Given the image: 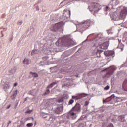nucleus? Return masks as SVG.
<instances>
[{
  "label": "nucleus",
  "mask_w": 127,
  "mask_h": 127,
  "mask_svg": "<svg viewBox=\"0 0 127 127\" xmlns=\"http://www.w3.org/2000/svg\"><path fill=\"white\" fill-rule=\"evenodd\" d=\"M81 23L82 24H84V25H85L86 28H88V27L91 25V23H92V22L90 20H86L84 22H82Z\"/></svg>",
  "instance_id": "9d476101"
},
{
  "label": "nucleus",
  "mask_w": 127,
  "mask_h": 127,
  "mask_svg": "<svg viewBox=\"0 0 127 127\" xmlns=\"http://www.w3.org/2000/svg\"><path fill=\"white\" fill-rule=\"evenodd\" d=\"M118 42H119V44H118L119 47H120L121 48H123V47H124V44H122L121 41L119 39Z\"/></svg>",
  "instance_id": "a211bd4d"
},
{
  "label": "nucleus",
  "mask_w": 127,
  "mask_h": 127,
  "mask_svg": "<svg viewBox=\"0 0 127 127\" xmlns=\"http://www.w3.org/2000/svg\"><path fill=\"white\" fill-rule=\"evenodd\" d=\"M17 86V83H15L13 85V87H16Z\"/></svg>",
  "instance_id": "a19ab883"
},
{
  "label": "nucleus",
  "mask_w": 127,
  "mask_h": 127,
  "mask_svg": "<svg viewBox=\"0 0 127 127\" xmlns=\"http://www.w3.org/2000/svg\"><path fill=\"white\" fill-rule=\"evenodd\" d=\"M126 84H127V80H125L123 83V86L126 85Z\"/></svg>",
  "instance_id": "58836bf2"
},
{
  "label": "nucleus",
  "mask_w": 127,
  "mask_h": 127,
  "mask_svg": "<svg viewBox=\"0 0 127 127\" xmlns=\"http://www.w3.org/2000/svg\"><path fill=\"white\" fill-rule=\"evenodd\" d=\"M106 53H108V55H114L113 51L106 52Z\"/></svg>",
  "instance_id": "cd10ccee"
},
{
  "label": "nucleus",
  "mask_w": 127,
  "mask_h": 127,
  "mask_svg": "<svg viewBox=\"0 0 127 127\" xmlns=\"http://www.w3.org/2000/svg\"><path fill=\"white\" fill-rule=\"evenodd\" d=\"M106 127H114V125L112 123H109Z\"/></svg>",
  "instance_id": "c756f323"
},
{
  "label": "nucleus",
  "mask_w": 127,
  "mask_h": 127,
  "mask_svg": "<svg viewBox=\"0 0 127 127\" xmlns=\"http://www.w3.org/2000/svg\"><path fill=\"white\" fill-rule=\"evenodd\" d=\"M36 90L35 89L33 90V92H36Z\"/></svg>",
  "instance_id": "09e8293b"
},
{
  "label": "nucleus",
  "mask_w": 127,
  "mask_h": 127,
  "mask_svg": "<svg viewBox=\"0 0 127 127\" xmlns=\"http://www.w3.org/2000/svg\"><path fill=\"white\" fill-rule=\"evenodd\" d=\"M57 83L56 81L53 82L52 83H51L50 85L48 86L47 88H52L54 85H56Z\"/></svg>",
  "instance_id": "4be33fe9"
},
{
  "label": "nucleus",
  "mask_w": 127,
  "mask_h": 127,
  "mask_svg": "<svg viewBox=\"0 0 127 127\" xmlns=\"http://www.w3.org/2000/svg\"><path fill=\"white\" fill-rule=\"evenodd\" d=\"M74 101L73 100V99H71L69 100V101L68 102V105H72V104H73V103H74Z\"/></svg>",
  "instance_id": "bb28decb"
},
{
  "label": "nucleus",
  "mask_w": 127,
  "mask_h": 127,
  "mask_svg": "<svg viewBox=\"0 0 127 127\" xmlns=\"http://www.w3.org/2000/svg\"><path fill=\"white\" fill-rule=\"evenodd\" d=\"M127 13V8H123L121 12L119 13V15L117 14V13H113V15L111 16V18L113 20H119V19H125Z\"/></svg>",
  "instance_id": "f257e3e1"
},
{
  "label": "nucleus",
  "mask_w": 127,
  "mask_h": 127,
  "mask_svg": "<svg viewBox=\"0 0 127 127\" xmlns=\"http://www.w3.org/2000/svg\"><path fill=\"white\" fill-rule=\"evenodd\" d=\"M55 112L56 114H62V112H63V106H61L57 107L55 109Z\"/></svg>",
  "instance_id": "1a4fd4ad"
},
{
  "label": "nucleus",
  "mask_w": 127,
  "mask_h": 127,
  "mask_svg": "<svg viewBox=\"0 0 127 127\" xmlns=\"http://www.w3.org/2000/svg\"><path fill=\"white\" fill-rule=\"evenodd\" d=\"M68 121H66L65 119H63L60 121V124H68Z\"/></svg>",
  "instance_id": "412c9836"
},
{
  "label": "nucleus",
  "mask_w": 127,
  "mask_h": 127,
  "mask_svg": "<svg viewBox=\"0 0 127 127\" xmlns=\"http://www.w3.org/2000/svg\"><path fill=\"white\" fill-rule=\"evenodd\" d=\"M118 121L119 122H124L126 121L125 119V115H121L118 117Z\"/></svg>",
  "instance_id": "9b49d317"
},
{
  "label": "nucleus",
  "mask_w": 127,
  "mask_h": 127,
  "mask_svg": "<svg viewBox=\"0 0 127 127\" xmlns=\"http://www.w3.org/2000/svg\"><path fill=\"white\" fill-rule=\"evenodd\" d=\"M111 85H114L115 84V80H111Z\"/></svg>",
  "instance_id": "4c0bfd02"
},
{
  "label": "nucleus",
  "mask_w": 127,
  "mask_h": 127,
  "mask_svg": "<svg viewBox=\"0 0 127 127\" xmlns=\"http://www.w3.org/2000/svg\"><path fill=\"white\" fill-rule=\"evenodd\" d=\"M29 60L27 59H25L23 61L24 64H26V65H28L29 64Z\"/></svg>",
  "instance_id": "6ab92c4d"
},
{
  "label": "nucleus",
  "mask_w": 127,
  "mask_h": 127,
  "mask_svg": "<svg viewBox=\"0 0 127 127\" xmlns=\"http://www.w3.org/2000/svg\"><path fill=\"white\" fill-rule=\"evenodd\" d=\"M64 25H65L64 22H59V23L53 25L52 27H53V29H51V31H54L55 32L57 29H60V28H62L63 26H64Z\"/></svg>",
  "instance_id": "7ed1b4c3"
},
{
  "label": "nucleus",
  "mask_w": 127,
  "mask_h": 127,
  "mask_svg": "<svg viewBox=\"0 0 127 127\" xmlns=\"http://www.w3.org/2000/svg\"><path fill=\"white\" fill-rule=\"evenodd\" d=\"M27 120H32L33 121L34 119L33 117H29Z\"/></svg>",
  "instance_id": "ea45409f"
},
{
  "label": "nucleus",
  "mask_w": 127,
  "mask_h": 127,
  "mask_svg": "<svg viewBox=\"0 0 127 127\" xmlns=\"http://www.w3.org/2000/svg\"><path fill=\"white\" fill-rule=\"evenodd\" d=\"M9 124H11V121H9V123H8V125L7 126V127H8V126H9Z\"/></svg>",
  "instance_id": "37998d69"
},
{
  "label": "nucleus",
  "mask_w": 127,
  "mask_h": 127,
  "mask_svg": "<svg viewBox=\"0 0 127 127\" xmlns=\"http://www.w3.org/2000/svg\"><path fill=\"white\" fill-rule=\"evenodd\" d=\"M33 126V123H28L27 124V127H32Z\"/></svg>",
  "instance_id": "2f4dec72"
},
{
  "label": "nucleus",
  "mask_w": 127,
  "mask_h": 127,
  "mask_svg": "<svg viewBox=\"0 0 127 127\" xmlns=\"http://www.w3.org/2000/svg\"><path fill=\"white\" fill-rule=\"evenodd\" d=\"M17 127H24V124H21L17 125Z\"/></svg>",
  "instance_id": "473e14b6"
},
{
  "label": "nucleus",
  "mask_w": 127,
  "mask_h": 127,
  "mask_svg": "<svg viewBox=\"0 0 127 127\" xmlns=\"http://www.w3.org/2000/svg\"><path fill=\"white\" fill-rule=\"evenodd\" d=\"M72 110L75 112H80V111H81V106L80 105V104L77 103L72 108Z\"/></svg>",
  "instance_id": "6e6552de"
},
{
  "label": "nucleus",
  "mask_w": 127,
  "mask_h": 127,
  "mask_svg": "<svg viewBox=\"0 0 127 127\" xmlns=\"http://www.w3.org/2000/svg\"><path fill=\"white\" fill-rule=\"evenodd\" d=\"M63 45L64 46H70L72 45V39L68 36L64 37L62 39Z\"/></svg>",
  "instance_id": "f03ea898"
},
{
  "label": "nucleus",
  "mask_w": 127,
  "mask_h": 127,
  "mask_svg": "<svg viewBox=\"0 0 127 127\" xmlns=\"http://www.w3.org/2000/svg\"><path fill=\"white\" fill-rule=\"evenodd\" d=\"M66 97H65V99H68V98H69V95L66 94Z\"/></svg>",
  "instance_id": "a18cd8bd"
},
{
  "label": "nucleus",
  "mask_w": 127,
  "mask_h": 127,
  "mask_svg": "<svg viewBox=\"0 0 127 127\" xmlns=\"http://www.w3.org/2000/svg\"><path fill=\"white\" fill-rule=\"evenodd\" d=\"M123 90H124V91H127V89L124 88Z\"/></svg>",
  "instance_id": "49530a36"
},
{
  "label": "nucleus",
  "mask_w": 127,
  "mask_h": 127,
  "mask_svg": "<svg viewBox=\"0 0 127 127\" xmlns=\"http://www.w3.org/2000/svg\"><path fill=\"white\" fill-rule=\"evenodd\" d=\"M2 83H3V82L2 81Z\"/></svg>",
  "instance_id": "864d4df0"
},
{
  "label": "nucleus",
  "mask_w": 127,
  "mask_h": 127,
  "mask_svg": "<svg viewBox=\"0 0 127 127\" xmlns=\"http://www.w3.org/2000/svg\"><path fill=\"white\" fill-rule=\"evenodd\" d=\"M11 105H9L7 107H6V109H9V108H10L11 107Z\"/></svg>",
  "instance_id": "79ce46f5"
},
{
  "label": "nucleus",
  "mask_w": 127,
  "mask_h": 127,
  "mask_svg": "<svg viewBox=\"0 0 127 127\" xmlns=\"http://www.w3.org/2000/svg\"><path fill=\"white\" fill-rule=\"evenodd\" d=\"M15 71L16 70L15 69H12L10 71V73H15Z\"/></svg>",
  "instance_id": "72a5a7b5"
},
{
  "label": "nucleus",
  "mask_w": 127,
  "mask_h": 127,
  "mask_svg": "<svg viewBox=\"0 0 127 127\" xmlns=\"http://www.w3.org/2000/svg\"><path fill=\"white\" fill-rule=\"evenodd\" d=\"M43 118H45V119H47V118H49V121H50V120H51V117H50V116H49V115H46L45 116H43Z\"/></svg>",
  "instance_id": "393cba45"
},
{
  "label": "nucleus",
  "mask_w": 127,
  "mask_h": 127,
  "mask_svg": "<svg viewBox=\"0 0 127 127\" xmlns=\"http://www.w3.org/2000/svg\"><path fill=\"white\" fill-rule=\"evenodd\" d=\"M64 102V98L61 97L58 100V103H63Z\"/></svg>",
  "instance_id": "b1692460"
},
{
  "label": "nucleus",
  "mask_w": 127,
  "mask_h": 127,
  "mask_svg": "<svg viewBox=\"0 0 127 127\" xmlns=\"http://www.w3.org/2000/svg\"><path fill=\"white\" fill-rule=\"evenodd\" d=\"M115 98V95L112 94L110 97H108L106 100H105V102H110L113 100V99Z\"/></svg>",
  "instance_id": "ddd939ff"
},
{
  "label": "nucleus",
  "mask_w": 127,
  "mask_h": 127,
  "mask_svg": "<svg viewBox=\"0 0 127 127\" xmlns=\"http://www.w3.org/2000/svg\"><path fill=\"white\" fill-rule=\"evenodd\" d=\"M38 53V50H34L32 51L31 55H33V54H37Z\"/></svg>",
  "instance_id": "aec40b11"
},
{
  "label": "nucleus",
  "mask_w": 127,
  "mask_h": 127,
  "mask_svg": "<svg viewBox=\"0 0 127 127\" xmlns=\"http://www.w3.org/2000/svg\"><path fill=\"white\" fill-rule=\"evenodd\" d=\"M87 111H88V109L87 108V107H86V110H85V112H87Z\"/></svg>",
  "instance_id": "de8ad7c7"
},
{
  "label": "nucleus",
  "mask_w": 127,
  "mask_h": 127,
  "mask_svg": "<svg viewBox=\"0 0 127 127\" xmlns=\"http://www.w3.org/2000/svg\"><path fill=\"white\" fill-rule=\"evenodd\" d=\"M70 118H72V120H75V119L77 118V114L74 112H69L68 115L66 116V119L68 120H66V121L69 123V120H70Z\"/></svg>",
  "instance_id": "39448f33"
},
{
  "label": "nucleus",
  "mask_w": 127,
  "mask_h": 127,
  "mask_svg": "<svg viewBox=\"0 0 127 127\" xmlns=\"http://www.w3.org/2000/svg\"><path fill=\"white\" fill-rule=\"evenodd\" d=\"M109 89H110V86H109V85H107V86L104 87V90H105V91H107V90H109Z\"/></svg>",
  "instance_id": "7c9ffc66"
},
{
  "label": "nucleus",
  "mask_w": 127,
  "mask_h": 127,
  "mask_svg": "<svg viewBox=\"0 0 127 127\" xmlns=\"http://www.w3.org/2000/svg\"><path fill=\"white\" fill-rule=\"evenodd\" d=\"M17 96V90H15L13 92V95L11 96L12 99H15Z\"/></svg>",
  "instance_id": "f3484780"
},
{
  "label": "nucleus",
  "mask_w": 127,
  "mask_h": 127,
  "mask_svg": "<svg viewBox=\"0 0 127 127\" xmlns=\"http://www.w3.org/2000/svg\"><path fill=\"white\" fill-rule=\"evenodd\" d=\"M82 119H83L82 117L81 116L80 118V120H82Z\"/></svg>",
  "instance_id": "8fccbe9b"
},
{
  "label": "nucleus",
  "mask_w": 127,
  "mask_h": 127,
  "mask_svg": "<svg viewBox=\"0 0 127 127\" xmlns=\"http://www.w3.org/2000/svg\"><path fill=\"white\" fill-rule=\"evenodd\" d=\"M3 86H4V90L5 91H7V90H8V89H9L10 88V85L9 84H4Z\"/></svg>",
  "instance_id": "dca6fc26"
},
{
  "label": "nucleus",
  "mask_w": 127,
  "mask_h": 127,
  "mask_svg": "<svg viewBox=\"0 0 127 127\" xmlns=\"http://www.w3.org/2000/svg\"><path fill=\"white\" fill-rule=\"evenodd\" d=\"M99 47L101 48V49H108V45H107V42L104 43H99Z\"/></svg>",
  "instance_id": "0eeeda50"
},
{
  "label": "nucleus",
  "mask_w": 127,
  "mask_h": 127,
  "mask_svg": "<svg viewBox=\"0 0 127 127\" xmlns=\"http://www.w3.org/2000/svg\"><path fill=\"white\" fill-rule=\"evenodd\" d=\"M49 93H50V91H49V89H47L45 92L44 93V95L45 96V95H48Z\"/></svg>",
  "instance_id": "c85d7f7f"
},
{
  "label": "nucleus",
  "mask_w": 127,
  "mask_h": 127,
  "mask_svg": "<svg viewBox=\"0 0 127 127\" xmlns=\"http://www.w3.org/2000/svg\"><path fill=\"white\" fill-rule=\"evenodd\" d=\"M85 84H88V82H85Z\"/></svg>",
  "instance_id": "3c124183"
},
{
  "label": "nucleus",
  "mask_w": 127,
  "mask_h": 127,
  "mask_svg": "<svg viewBox=\"0 0 127 127\" xmlns=\"http://www.w3.org/2000/svg\"><path fill=\"white\" fill-rule=\"evenodd\" d=\"M77 98V96H72V100L73 99H76Z\"/></svg>",
  "instance_id": "c03bdc74"
},
{
  "label": "nucleus",
  "mask_w": 127,
  "mask_h": 127,
  "mask_svg": "<svg viewBox=\"0 0 127 127\" xmlns=\"http://www.w3.org/2000/svg\"><path fill=\"white\" fill-rule=\"evenodd\" d=\"M30 74L32 75V77H34V78H38V74H37V73L31 71L30 72Z\"/></svg>",
  "instance_id": "2eb2a0df"
},
{
  "label": "nucleus",
  "mask_w": 127,
  "mask_h": 127,
  "mask_svg": "<svg viewBox=\"0 0 127 127\" xmlns=\"http://www.w3.org/2000/svg\"><path fill=\"white\" fill-rule=\"evenodd\" d=\"M66 12H67V13H68V14L66 16V17H70V16H71V11L70 10H66V9H65L64 11V13H66Z\"/></svg>",
  "instance_id": "4468645a"
},
{
  "label": "nucleus",
  "mask_w": 127,
  "mask_h": 127,
  "mask_svg": "<svg viewBox=\"0 0 127 127\" xmlns=\"http://www.w3.org/2000/svg\"><path fill=\"white\" fill-rule=\"evenodd\" d=\"M116 102H122V101H123V99H122L120 97H116Z\"/></svg>",
  "instance_id": "a878e982"
},
{
  "label": "nucleus",
  "mask_w": 127,
  "mask_h": 127,
  "mask_svg": "<svg viewBox=\"0 0 127 127\" xmlns=\"http://www.w3.org/2000/svg\"><path fill=\"white\" fill-rule=\"evenodd\" d=\"M57 83L56 81L53 82L52 83H51L50 85L48 86L47 88H52L54 85H56Z\"/></svg>",
  "instance_id": "5701e85b"
},
{
  "label": "nucleus",
  "mask_w": 127,
  "mask_h": 127,
  "mask_svg": "<svg viewBox=\"0 0 127 127\" xmlns=\"http://www.w3.org/2000/svg\"><path fill=\"white\" fill-rule=\"evenodd\" d=\"M107 72L106 73V78H109L110 76L113 75V73H114V71L116 70V67L115 66H111L107 69Z\"/></svg>",
  "instance_id": "20e7f679"
},
{
  "label": "nucleus",
  "mask_w": 127,
  "mask_h": 127,
  "mask_svg": "<svg viewBox=\"0 0 127 127\" xmlns=\"http://www.w3.org/2000/svg\"><path fill=\"white\" fill-rule=\"evenodd\" d=\"M111 122H112L113 123H116V122H117V120L115 118H113L111 120Z\"/></svg>",
  "instance_id": "f704fd0d"
},
{
  "label": "nucleus",
  "mask_w": 127,
  "mask_h": 127,
  "mask_svg": "<svg viewBox=\"0 0 127 127\" xmlns=\"http://www.w3.org/2000/svg\"><path fill=\"white\" fill-rule=\"evenodd\" d=\"M109 8V7H106V9H108Z\"/></svg>",
  "instance_id": "603ef678"
},
{
  "label": "nucleus",
  "mask_w": 127,
  "mask_h": 127,
  "mask_svg": "<svg viewBox=\"0 0 127 127\" xmlns=\"http://www.w3.org/2000/svg\"><path fill=\"white\" fill-rule=\"evenodd\" d=\"M45 109H48V110H52L53 108L52 107V103H51V101H48L45 104Z\"/></svg>",
  "instance_id": "423d86ee"
},
{
  "label": "nucleus",
  "mask_w": 127,
  "mask_h": 127,
  "mask_svg": "<svg viewBox=\"0 0 127 127\" xmlns=\"http://www.w3.org/2000/svg\"><path fill=\"white\" fill-rule=\"evenodd\" d=\"M31 112H32V110H29L26 111V113H28V114H30V113H31Z\"/></svg>",
  "instance_id": "e433bc0d"
},
{
  "label": "nucleus",
  "mask_w": 127,
  "mask_h": 127,
  "mask_svg": "<svg viewBox=\"0 0 127 127\" xmlns=\"http://www.w3.org/2000/svg\"><path fill=\"white\" fill-rule=\"evenodd\" d=\"M84 105L85 106H88L89 105V101H85Z\"/></svg>",
  "instance_id": "c9c22d12"
},
{
  "label": "nucleus",
  "mask_w": 127,
  "mask_h": 127,
  "mask_svg": "<svg viewBox=\"0 0 127 127\" xmlns=\"http://www.w3.org/2000/svg\"><path fill=\"white\" fill-rule=\"evenodd\" d=\"M66 84H64L62 85V88H64V87H69V86H72V84L70 83V80H66Z\"/></svg>",
  "instance_id": "f8f14e48"
}]
</instances>
